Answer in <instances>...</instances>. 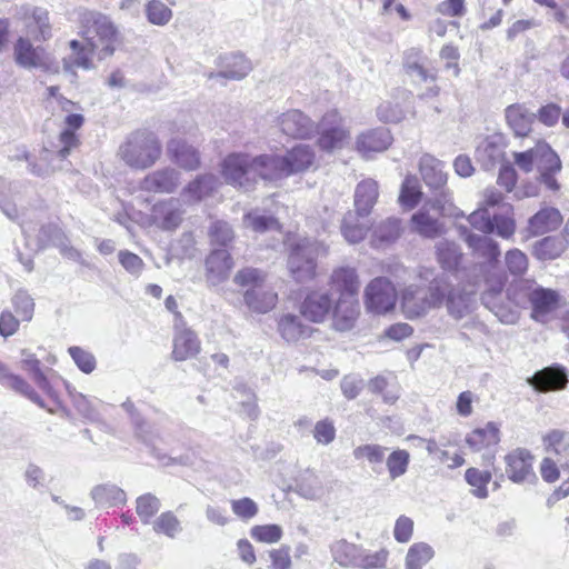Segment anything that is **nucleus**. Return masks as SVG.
<instances>
[{"mask_svg":"<svg viewBox=\"0 0 569 569\" xmlns=\"http://www.w3.org/2000/svg\"><path fill=\"white\" fill-rule=\"evenodd\" d=\"M78 20L81 34L90 50L96 51V57L99 60L111 57L119 42V31L111 19L101 12L81 8Z\"/></svg>","mask_w":569,"mask_h":569,"instance_id":"obj_1","label":"nucleus"},{"mask_svg":"<svg viewBox=\"0 0 569 569\" xmlns=\"http://www.w3.org/2000/svg\"><path fill=\"white\" fill-rule=\"evenodd\" d=\"M287 267L291 278L298 283L310 282L317 277V259L328 253L327 246L318 240L299 238L288 242Z\"/></svg>","mask_w":569,"mask_h":569,"instance_id":"obj_2","label":"nucleus"},{"mask_svg":"<svg viewBox=\"0 0 569 569\" xmlns=\"http://www.w3.org/2000/svg\"><path fill=\"white\" fill-rule=\"evenodd\" d=\"M513 159L520 170L531 172L536 169L540 173V182L552 191L559 190L555 174L561 170V161L548 143L540 141L527 151L515 152Z\"/></svg>","mask_w":569,"mask_h":569,"instance_id":"obj_3","label":"nucleus"},{"mask_svg":"<svg viewBox=\"0 0 569 569\" xmlns=\"http://www.w3.org/2000/svg\"><path fill=\"white\" fill-rule=\"evenodd\" d=\"M161 152V143L156 133L137 130L120 144L118 156L130 168L144 170L158 161Z\"/></svg>","mask_w":569,"mask_h":569,"instance_id":"obj_4","label":"nucleus"},{"mask_svg":"<svg viewBox=\"0 0 569 569\" xmlns=\"http://www.w3.org/2000/svg\"><path fill=\"white\" fill-rule=\"evenodd\" d=\"M420 173L429 188L440 190V193L432 200V209L442 217H462L463 212L452 202V193L445 189L448 180L445 162L433 156L425 154L420 159Z\"/></svg>","mask_w":569,"mask_h":569,"instance_id":"obj_5","label":"nucleus"},{"mask_svg":"<svg viewBox=\"0 0 569 569\" xmlns=\"http://www.w3.org/2000/svg\"><path fill=\"white\" fill-rule=\"evenodd\" d=\"M446 289L443 277L433 279L427 292L416 284L406 287L401 292L403 315L408 319H415L425 316L431 309L439 308L443 303Z\"/></svg>","mask_w":569,"mask_h":569,"instance_id":"obj_6","label":"nucleus"},{"mask_svg":"<svg viewBox=\"0 0 569 569\" xmlns=\"http://www.w3.org/2000/svg\"><path fill=\"white\" fill-rule=\"evenodd\" d=\"M363 302L368 312L386 315L393 310L397 302V290L386 277L372 279L366 287Z\"/></svg>","mask_w":569,"mask_h":569,"instance_id":"obj_7","label":"nucleus"},{"mask_svg":"<svg viewBox=\"0 0 569 569\" xmlns=\"http://www.w3.org/2000/svg\"><path fill=\"white\" fill-rule=\"evenodd\" d=\"M527 299L531 310L530 318L543 325L555 318L562 301V297L557 290L538 284L528 288Z\"/></svg>","mask_w":569,"mask_h":569,"instance_id":"obj_8","label":"nucleus"},{"mask_svg":"<svg viewBox=\"0 0 569 569\" xmlns=\"http://www.w3.org/2000/svg\"><path fill=\"white\" fill-rule=\"evenodd\" d=\"M318 146L323 151L341 149L349 140L350 132L343 124V119L336 110L326 112L318 124Z\"/></svg>","mask_w":569,"mask_h":569,"instance_id":"obj_9","label":"nucleus"},{"mask_svg":"<svg viewBox=\"0 0 569 569\" xmlns=\"http://www.w3.org/2000/svg\"><path fill=\"white\" fill-rule=\"evenodd\" d=\"M333 300L332 295L326 289H310L306 291L299 305V312L312 323H323L331 315Z\"/></svg>","mask_w":569,"mask_h":569,"instance_id":"obj_10","label":"nucleus"},{"mask_svg":"<svg viewBox=\"0 0 569 569\" xmlns=\"http://www.w3.org/2000/svg\"><path fill=\"white\" fill-rule=\"evenodd\" d=\"M506 473L513 483H535L537 476L533 470L535 457L525 448H517L505 457Z\"/></svg>","mask_w":569,"mask_h":569,"instance_id":"obj_11","label":"nucleus"},{"mask_svg":"<svg viewBox=\"0 0 569 569\" xmlns=\"http://www.w3.org/2000/svg\"><path fill=\"white\" fill-rule=\"evenodd\" d=\"M279 130L287 137L308 139L315 132L313 121L298 109H291L277 118Z\"/></svg>","mask_w":569,"mask_h":569,"instance_id":"obj_12","label":"nucleus"},{"mask_svg":"<svg viewBox=\"0 0 569 569\" xmlns=\"http://www.w3.org/2000/svg\"><path fill=\"white\" fill-rule=\"evenodd\" d=\"M506 140L502 134H491L479 142L475 157L485 170H492L505 160Z\"/></svg>","mask_w":569,"mask_h":569,"instance_id":"obj_13","label":"nucleus"},{"mask_svg":"<svg viewBox=\"0 0 569 569\" xmlns=\"http://www.w3.org/2000/svg\"><path fill=\"white\" fill-rule=\"evenodd\" d=\"M329 284L332 291L338 295L337 299L358 298L360 280L357 269L350 266L335 268L330 273Z\"/></svg>","mask_w":569,"mask_h":569,"instance_id":"obj_14","label":"nucleus"},{"mask_svg":"<svg viewBox=\"0 0 569 569\" xmlns=\"http://www.w3.org/2000/svg\"><path fill=\"white\" fill-rule=\"evenodd\" d=\"M278 295L266 282V274L259 270H251V311L264 313L276 307Z\"/></svg>","mask_w":569,"mask_h":569,"instance_id":"obj_15","label":"nucleus"},{"mask_svg":"<svg viewBox=\"0 0 569 569\" xmlns=\"http://www.w3.org/2000/svg\"><path fill=\"white\" fill-rule=\"evenodd\" d=\"M331 326L336 331L346 332L352 330L360 317V303L358 298L336 299L331 311Z\"/></svg>","mask_w":569,"mask_h":569,"instance_id":"obj_16","label":"nucleus"},{"mask_svg":"<svg viewBox=\"0 0 569 569\" xmlns=\"http://www.w3.org/2000/svg\"><path fill=\"white\" fill-rule=\"evenodd\" d=\"M14 61L24 69L39 68L50 70V62L40 47H33L29 39L20 37L13 48Z\"/></svg>","mask_w":569,"mask_h":569,"instance_id":"obj_17","label":"nucleus"},{"mask_svg":"<svg viewBox=\"0 0 569 569\" xmlns=\"http://www.w3.org/2000/svg\"><path fill=\"white\" fill-rule=\"evenodd\" d=\"M446 287L443 301H446L448 313L457 320L468 317L476 307V291H467L465 288L460 287L449 289L447 282Z\"/></svg>","mask_w":569,"mask_h":569,"instance_id":"obj_18","label":"nucleus"},{"mask_svg":"<svg viewBox=\"0 0 569 569\" xmlns=\"http://www.w3.org/2000/svg\"><path fill=\"white\" fill-rule=\"evenodd\" d=\"M180 183V172L173 168H162L147 174L140 189L154 193H172Z\"/></svg>","mask_w":569,"mask_h":569,"instance_id":"obj_19","label":"nucleus"},{"mask_svg":"<svg viewBox=\"0 0 569 569\" xmlns=\"http://www.w3.org/2000/svg\"><path fill=\"white\" fill-rule=\"evenodd\" d=\"M184 210L179 199L170 198L152 208V219L163 230H174L182 221Z\"/></svg>","mask_w":569,"mask_h":569,"instance_id":"obj_20","label":"nucleus"},{"mask_svg":"<svg viewBox=\"0 0 569 569\" xmlns=\"http://www.w3.org/2000/svg\"><path fill=\"white\" fill-rule=\"evenodd\" d=\"M233 267L230 253L224 249L211 251L206 260V280L211 286L223 282Z\"/></svg>","mask_w":569,"mask_h":569,"instance_id":"obj_21","label":"nucleus"},{"mask_svg":"<svg viewBox=\"0 0 569 569\" xmlns=\"http://www.w3.org/2000/svg\"><path fill=\"white\" fill-rule=\"evenodd\" d=\"M167 152L172 162L187 171L200 167L199 151L182 139H171L167 144Z\"/></svg>","mask_w":569,"mask_h":569,"instance_id":"obj_22","label":"nucleus"},{"mask_svg":"<svg viewBox=\"0 0 569 569\" xmlns=\"http://www.w3.org/2000/svg\"><path fill=\"white\" fill-rule=\"evenodd\" d=\"M410 108V94L401 91L399 96L387 99L377 107V117L382 122L397 123L406 118Z\"/></svg>","mask_w":569,"mask_h":569,"instance_id":"obj_23","label":"nucleus"},{"mask_svg":"<svg viewBox=\"0 0 569 569\" xmlns=\"http://www.w3.org/2000/svg\"><path fill=\"white\" fill-rule=\"evenodd\" d=\"M428 207L432 208V200L428 201L418 212L412 214L411 229L423 238L435 239L446 232L445 224L429 213Z\"/></svg>","mask_w":569,"mask_h":569,"instance_id":"obj_24","label":"nucleus"},{"mask_svg":"<svg viewBox=\"0 0 569 569\" xmlns=\"http://www.w3.org/2000/svg\"><path fill=\"white\" fill-rule=\"evenodd\" d=\"M287 177L310 169L316 162V152L309 144H297L282 157Z\"/></svg>","mask_w":569,"mask_h":569,"instance_id":"obj_25","label":"nucleus"},{"mask_svg":"<svg viewBox=\"0 0 569 569\" xmlns=\"http://www.w3.org/2000/svg\"><path fill=\"white\" fill-rule=\"evenodd\" d=\"M391 143L392 136L390 131L386 128H377L359 134L356 147L363 157H369L373 152L387 150Z\"/></svg>","mask_w":569,"mask_h":569,"instance_id":"obj_26","label":"nucleus"},{"mask_svg":"<svg viewBox=\"0 0 569 569\" xmlns=\"http://www.w3.org/2000/svg\"><path fill=\"white\" fill-rule=\"evenodd\" d=\"M249 158L244 153H231L221 164V172L226 181L238 187H246L248 178Z\"/></svg>","mask_w":569,"mask_h":569,"instance_id":"obj_27","label":"nucleus"},{"mask_svg":"<svg viewBox=\"0 0 569 569\" xmlns=\"http://www.w3.org/2000/svg\"><path fill=\"white\" fill-rule=\"evenodd\" d=\"M562 223L560 211L552 207H543L529 221L527 231L530 236H540L557 230Z\"/></svg>","mask_w":569,"mask_h":569,"instance_id":"obj_28","label":"nucleus"},{"mask_svg":"<svg viewBox=\"0 0 569 569\" xmlns=\"http://www.w3.org/2000/svg\"><path fill=\"white\" fill-rule=\"evenodd\" d=\"M566 372L560 368L548 367L528 378V383L540 392L561 390L567 386Z\"/></svg>","mask_w":569,"mask_h":569,"instance_id":"obj_29","label":"nucleus"},{"mask_svg":"<svg viewBox=\"0 0 569 569\" xmlns=\"http://www.w3.org/2000/svg\"><path fill=\"white\" fill-rule=\"evenodd\" d=\"M200 351V341L197 335L188 328H177L173 338L172 358L184 361L197 356Z\"/></svg>","mask_w":569,"mask_h":569,"instance_id":"obj_30","label":"nucleus"},{"mask_svg":"<svg viewBox=\"0 0 569 569\" xmlns=\"http://www.w3.org/2000/svg\"><path fill=\"white\" fill-rule=\"evenodd\" d=\"M505 118L516 136L526 137L531 130L536 114L530 112L523 104L515 103L506 108Z\"/></svg>","mask_w":569,"mask_h":569,"instance_id":"obj_31","label":"nucleus"},{"mask_svg":"<svg viewBox=\"0 0 569 569\" xmlns=\"http://www.w3.org/2000/svg\"><path fill=\"white\" fill-rule=\"evenodd\" d=\"M251 172L264 180L287 177L282 157L274 154H263L251 160Z\"/></svg>","mask_w":569,"mask_h":569,"instance_id":"obj_32","label":"nucleus"},{"mask_svg":"<svg viewBox=\"0 0 569 569\" xmlns=\"http://www.w3.org/2000/svg\"><path fill=\"white\" fill-rule=\"evenodd\" d=\"M379 196L378 183L372 179H366L358 183L355 191V208L359 216L368 217Z\"/></svg>","mask_w":569,"mask_h":569,"instance_id":"obj_33","label":"nucleus"},{"mask_svg":"<svg viewBox=\"0 0 569 569\" xmlns=\"http://www.w3.org/2000/svg\"><path fill=\"white\" fill-rule=\"evenodd\" d=\"M20 198L19 184L0 177V211L12 221H17L20 217L18 208Z\"/></svg>","mask_w":569,"mask_h":569,"instance_id":"obj_34","label":"nucleus"},{"mask_svg":"<svg viewBox=\"0 0 569 569\" xmlns=\"http://www.w3.org/2000/svg\"><path fill=\"white\" fill-rule=\"evenodd\" d=\"M278 331L286 341L296 342L310 337L313 329L303 323L298 316L287 313L279 318Z\"/></svg>","mask_w":569,"mask_h":569,"instance_id":"obj_35","label":"nucleus"},{"mask_svg":"<svg viewBox=\"0 0 569 569\" xmlns=\"http://www.w3.org/2000/svg\"><path fill=\"white\" fill-rule=\"evenodd\" d=\"M16 17L21 20L33 19L39 31V34L34 37L36 40L46 41L51 37V24L47 9L23 4L16 9Z\"/></svg>","mask_w":569,"mask_h":569,"instance_id":"obj_36","label":"nucleus"},{"mask_svg":"<svg viewBox=\"0 0 569 569\" xmlns=\"http://www.w3.org/2000/svg\"><path fill=\"white\" fill-rule=\"evenodd\" d=\"M293 491L307 500H321L328 493L322 480L312 472H303L296 481Z\"/></svg>","mask_w":569,"mask_h":569,"instance_id":"obj_37","label":"nucleus"},{"mask_svg":"<svg viewBox=\"0 0 569 569\" xmlns=\"http://www.w3.org/2000/svg\"><path fill=\"white\" fill-rule=\"evenodd\" d=\"M465 241L475 254L487 259L488 261H497L500 256L499 244L488 234H476L463 228Z\"/></svg>","mask_w":569,"mask_h":569,"instance_id":"obj_38","label":"nucleus"},{"mask_svg":"<svg viewBox=\"0 0 569 569\" xmlns=\"http://www.w3.org/2000/svg\"><path fill=\"white\" fill-rule=\"evenodd\" d=\"M499 441L500 430L495 422H488L486 426L472 430L466 437V443L473 451H480L497 446Z\"/></svg>","mask_w":569,"mask_h":569,"instance_id":"obj_39","label":"nucleus"},{"mask_svg":"<svg viewBox=\"0 0 569 569\" xmlns=\"http://www.w3.org/2000/svg\"><path fill=\"white\" fill-rule=\"evenodd\" d=\"M70 48L72 54L63 59V70L66 72L76 74V68H82L84 70L93 68L92 57L96 56V51H91L87 42L82 44L78 40H71Z\"/></svg>","mask_w":569,"mask_h":569,"instance_id":"obj_40","label":"nucleus"},{"mask_svg":"<svg viewBox=\"0 0 569 569\" xmlns=\"http://www.w3.org/2000/svg\"><path fill=\"white\" fill-rule=\"evenodd\" d=\"M0 383L24 396L40 408H46L43 400L36 390L22 377L10 372L3 363L2 369H0Z\"/></svg>","mask_w":569,"mask_h":569,"instance_id":"obj_41","label":"nucleus"},{"mask_svg":"<svg viewBox=\"0 0 569 569\" xmlns=\"http://www.w3.org/2000/svg\"><path fill=\"white\" fill-rule=\"evenodd\" d=\"M21 362L23 368L29 371L32 376L33 381L36 385L43 390L52 400L56 402H59L58 400V393L51 386L50 381L46 377V375L42 372L40 368V361L37 359V357L31 353L28 350L21 351Z\"/></svg>","mask_w":569,"mask_h":569,"instance_id":"obj_42","label":"nucleus"},{"mask_svg":"<svg viewBox=\"0 0 569 569\" xmlns=\"http://www.w3.org/2000/svg\"><path fill=\"white\" fill-rule=\"evenodd\" d=\"M219 183V179L214 174H201L184 187L182 194L191 201H200L209 197Z\"/></svg>","mask_w":569,"mask_h":569,"instance_id":"obj_43","label":"nucleus"},{"mask_svg":"<svg viewBox=\"0 0 569 569\" xmlns=\"http://www.w3.org/2000/svg\"><path fill=\"white\" fill-rule=\"evenodd\" d=\"M437 261L443 270L457 271L462 261V252L457 243L441 240L436 243Z\"/></svg>","mask_w":569,"mask_h":569,"instance_id":"obj_44","label":"nucleus"},{"mask_svg":"<svg viewBox=\"0 0 569 569\" xmlns=\"http://www.w3.org/2000/svg\"><path fill=\"white\" fill-rule=\"evenodd\" d=\"M367 217H361L357 212H347L341 223V232L349 243H358L365 239L369 226L365 221Z\"/></svg>","mask_w":569,"mask_h":569,"instance_id":"obj_45","label":"nucleus"},{"mask_svg":"<svg viewBox=\"0 0 569 569\" xmlns=\"http://www.w3.org/2000/svg\"><path fill=\"white\" fill-rule=\"evenodd\" d=\"M90 497L97 506H118L127 501L126 492L112 483L98 485L91 489Z\"/></svg>","mask_w":569,"mask_h":569,"instance_id":"obj_46","label":"nucleus"},{"mask_svg":"<svg viewBox=\"0 0 569 569\" xmlns=\"http://www.w3.org/2000/svg\"><path fill=\"white\" fill-rule=\"evenodd\" d=\"M360 546L345 539L331 543L330 552L335 562L341 567H357L360 556Z\"/></svg>","mask_w":569,"mask_h":569,"instance_id":"obj_47","label":"nucleus"},{"mask_svg":"<svg viewBox=\"0 0 569 569\" xmlns=\"http://www.w3.org/2000/svg\"><path fill=\"white\" fill-rule=\"evenodd\" d=\"M435 557V549L427 542L412 543L405 557V569H423Z\"/></svg>","mask_w":569,"mask_h":569,"instance_id":"obj_48","label":"nucleus"},{"mask_svg":"<svg viewBox=\"0 0 569 569\" xmlns=\"http://www.w3.org/2000/svg\"><path fill=\"white\" fill-rule=\"evenodd\" d=\"M224 69L213 73L210 72L208 78H224V79H232V80H239L246 77V57L244 54H230L221 57Z\"/></svg>","mask_w":569,"mask_h":569,"instance_id":"obj_49","label":"nucleus"},{"mask_svg":"<svg viewBox=\"0 0 569 569\" xmlns=\"http://www.w3.org/2000/svg\"><path fill=\"white\" fill-rule=\"evenodd\" d=\"M465 479L467 483L471 487V493L475 497L479 499H486L488 497V485L492 479L491 470H479L477 468H468L465 473Z\"/></svg>","mask_w":569,"mask_h":569,"instance_id":"obj_50","label":"nucleus"},{"mask_svg":"<svg viewBox=\"0 0 569 569\" xmlns=\"http://www.w3.org/2000/svg\"><path fill=\"white\" fill-rule=\"evenodd\" d=\"M495 231L502 239H510L516 232L513 208L509 203L500 207V212L492 216Z\"/></svg>","mask_w":569,"mask_h":569,"instance_id":"obj_51","label":"nucleus"},{"mask_svg":"<svg viewBox=\"0 0 569 569\" xmlns=\"http://www.w3.org/2000/svg\"><path fill=\"white\" fill-rule=\"evenodd\" d=\"M401 233V222L397 218H389L379 223L372 233L371 243L376 247L385 243L392 242L399 238Z\"/></svg>","mask_w":569,"mask_h":569,"instance_id":"obj_52","label":"nucleus"},{"mask_svg":"<svg viewBox=\"0 0 569 569\" xmlns=\"http://www.w3.org/2000/svg\"><path fill=\"white\" fill-rule=\"evenodd\" d=\"M385 459L390 480H396L407 473L410 463V453L407 450L396 449Z\"/></svg>","mask_w":569,"mask_h":569,"instance_id":"obj_53","label":"nucleus"},{"mask_svg":"<svg viewBox=\"0 0 569 569\" xmlns=\"http://www.w3.org/2000/svg\"><path fill=\"white\" fill-rule=\"evenodd\" d=\"M482 300L486 307L489 308L502 323L513 325L518 321L519 312L517 308L505 305L492 295H486Z\"/></svg>","mask_w":569,"mask_h":569,"instance_id":"obj_54","label":"nucleus"},{"mask_svg":"<svg viewBox=\"0 0 569 569\" xmlns=\"http://www.w3.org/2000/svg\"><path fill=\"white\" fill-rule=\"evenodd\" d=\"M387 448L377 443H367L358 446L353 449V458L358 461H367L372 466H380L386 458Z\"/></svg>","mask_w":569,"mask_h":569,"instance_id":"obj_55","label":"nucleus"},{"mask_svg":"<svg viewBox=\"0 0 569 569\" xmlns=\"http://www.w3.org/2000/svg\"><path fill=\"white\" fill-rule=\"evenodd\" d=\"M422 192L418 179L412 176L407 177L401 186L400 204L406 209H412L420 202Z\"/></svg>","mask_w":569,"mask_h":569,"instance_id":"obj_56","label":"nucleus"},{"mask_svg":"<svg viewBox=\"0 0 569 569\" xmlns=\"http://www.w3.org/2000/svg\"><path fill=\"white\" fill-rule=\"evenodd\" d=\"M565 250L562 240L555 237H546L533 246V254L540 260L558 258Z\"/></svg>","mask_w":569,"mask_h":569,"instance_id":"obj_57","label":"nucleus"},{"mask_svg":"<svg viewBox=\"0 0 569 569\" xmlns=\"http://www.w3.org/2000/svg\"><path fill=\"white\" fill-rule=\"evenodd\" d=\"M390 552L387 548L371 551L360 548L357 567L361 569H383L387 566Z\"/></svg>","mask_w":569,"mask_h":569,"instance_id":"obj_58","label":"nucleus"},{"mask_svg":"<svg viewBox=\"0 0 569 569\" xmlns=\"http://www.w3.org/2000/svg\"><path fill=\"white\" fill-rule=\"evenodd\" d=\"M161 502L152 493L139 496L136 500V511L142 523H150L151 519L158 513Z\"/></svg>","mask_w":569,"mask_h":569,"instance_id":"obj_59","label":"nucleus"},{"mask_svg":"<svg viewBox=\"0 0 569 569\" xmlns=\"http://www.w3.org/2000/svg\"><path fill=\"white\" fill-rule=\"evenodd\" d=\"M154 532L162 533L168 538H176L181 531V522L171 511L162 512L152 523Z\"/></svg>","mask_w":569,"mask_h":569,"instance_id":"obj_60","label":"nucleus"},{"mask_svg":"<svg viewBox=\"0 0 569 569\" xmlns=\"http://www.w3.org/2000/svg\"><path fill=\"white\" fill-rule=\"evenodd\" d=\"M11 302L20 320L30 321L32 319L34 312V301L27 290H17L11 299Z\"/></svg>","mask_w":569,"mask_h":569,"instance_id":"obj_61","label":"nucleus"},{"mask_svg":"<svg viewBox=\"0 0 569 569\" xmlns=\"http://www.w3.org/2000/svg\"><path fill=\"white\" fill-rule=\"evenodd\" d=\"M422 60L423 56L419 49H409L405 54V67L409 73L417 74L421 80L427 81L430 78L433 81L435 76L428 73Z\"/></svg>","mask_w":569,"mask_h":569,"instance_id":"obj_62","label":"nucleus"},{"mask_svg":"<svg viewBox=\"0 0 569 569\" xmlns=\"http://www.w3.org/2000/svg\"><path fill=\"white\" fill-rule=\"evenodd\" d=\"M542 441L547 451L561 455L569 450V432L563 430H550L543 436Z\"/></svg>","mask_w":569,"mask_h":569,"instance_id":"obj_63","label":"nucleus"},{"mask_svg":"<svg viewBox=\"0 0 569 569\" xmlns=\"http://www.w3.org/2000/svg\"><path fill=\"white\" fill-rule=\"evenodd\" d=\"M283 530L279 525L268 523L251 528V537L261 543H277L281 540Z\"/></svg>","mask_w":569,"mask_h":569,"instance_id":"obj_64","label":"nucleus"}]
</instances>
